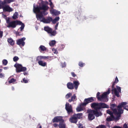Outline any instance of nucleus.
I'll return each instance as SVG.
<instances>
[{"label": "nucleus", "instance_id": "obj_1", "mask_svg": "<svg viewBox=\"0 0 128 128\" xmlns=\"http://www.w3.org/2000/svg\"><path fill=\"white\" fill-rule=\"evenodd\" d=\"M48 8V7L47 5L42 2L40 6H37L36 7L34 6V12L40 13L36 14V16L40 18L42 17V15L45 16L48 14L46 11Z\"/></svg>", "mask_w": 128, "mask_h": 128}, {"label": "nucleus", "instance_id": "obj_2", "mask_svg": "<svg viewBox=\"0 0 128 128\" xmlns=\"http://www.w3.org/2000/svg\"><path fill=\"white\" fill-rule=\"evenodd\" d=\"M110 88L108 89L107 92L103 93L101 96H100V93L98 92L96 94V97L98 100L103 102H107L108 101L107 95L110 92Z\"/></svg>", "mask_w": 128, "mask_h": 128}, {"label": "nucleus", "instance_id": "obj_3", "mask_svg": "<svg viewBox=\"0 0 128 128\" xmlns=\"http://www.w3.org/2000/svg\"><path fill=\"white\" fill-rule=\"evenodd\" d=\"M82 116V113L74 114L70 118L69 120L72 123L76 124L78 121V119H80L81 118Z\"/></svg>", "mask_w": 128, "mask_h": 128}, {"label": "nucleus", "instance_id": "obj_4", "mask_svg": "<svg viewBox=\"0 0 128 128\" xmlns=\"http://www.w3.org/2000/svg\"><path fill=\"white\" fill-rule=\"evenodd\" d=\"M115 82H112V94H114L117 97H119L120 96L119 95V93L121 92V88L120 86H116L117 89L115 88H114V86L115 85Z\"/></svg>", "mask_w": 128, "mask_h": 128}, {"label": "nucleus", "instance_id": "obj_5", "mask_svg": "<svg viewBox=\"0 0 128 128\" xmlns=\"http://www.w3.org/2000/svg\"><path fill=\"white\" fill-rule=\"evenodd\" d=\"M7 23L8 24L7 26V27L14 28H16L17 25L21 24L22 22L18 20H13L10 22L8 20L7 21Z\"/></svg>", "mask_w": 128, "mask_h": 128}, {"label": "nucleus", "instance_id": "obj_6", "mask_svg": "<svg viewBox=\"0 0 128 128\" xmlns=\"http://www.w3.org/2000/svg\"><path fill=\"white\" fill-rule=\"evenodd\" d=\"M91 104L97 107L96 108L97 109H99L100 110L102 108H109V106L105 103L94 102Z\"/></svg>", "mask_w": 128, "mask_h": 128}, {"label": "nucleus", "instance_id": "obj_7", "mask_svg": "<svg viewBox=\"0 0 128 128\" xmlns=\"http://www.w3.org/2000/svg\"><path fill=\"white\" fill-rule=\"evenodd\" d=\"M126 104V102H123L120 105H118V111L117 112V113H114V114L115 115H117V116L115 118V119L116 120H118L119 119V118L121 116V114L123 113V111H122V110H120V108H121L122 106H123V105H125Z\"/></svg>", "mask_w": 128, "mask_h": 128}, {"label": "nucleus", "instance_id": "obj_8", "mask_svg": "<svg viewBox=\"0 0 128 128\" xmlns=\"http://www.w3.org/2000/svg\"><path fill=\"white\" fill-rule=\"evenodd\" d=\"M14 66L16 68V71L17 72H24L26 70V67H23L21 64H16L14 65Z\"/></svg>", "mask_w": 128, "mask_h": 128}, {"label": "nucleus", "instance_id": "obj_9", "mask_svg": "<svg viewBox=\"0 0 128 128\" xmlns=\"http://www.w3.org/2000/svg\"><path fill=\"white\" fill-rule=\"evenodd\" d=\"M90 106L92 108L94 109V110H92V112L94 114L96 117H98L102 115V113L100 111H98V110L100 109H97L96 108L97 107L91 104H90Z\"/></svg>", "mask_w": 128, "mask_h": 128}, {"label": "nucleus", "instance_id": "obj_10", "mask_svg": "<svg viewBox=\"0 0 128 128\" xmlns=\"http://www.w3.org/2000/svg\"><path fill=\"white\" fill-rule=\"evenodd\" d=\"M44 15H42V17L39 18L38 16H36L38 20H40L41 22H42L44 23L48 24L50 23L52 20V18L50 16L48 17L46 19L44 17Z\"/></svg>", "mask_w": 128, "mask_h": 128}, {"label": "nucleus", "instance_id": "obj_11", "mask_svg": "<svg viewBox=\"0 0 128 128\" xmlns=\"http://www.w3.org/2000/svg\"><path fill=\"white\" fill-rule=\"evenodd\" d=\"M65 109L68 114H72L73 113L72 106L68 103L66 102V104Z\"/></svg>", "mask_w": 128, "mask_h": 128}, {"label": "nucleus", "instance_id": "obj_12", "mask_svg": "<svg viewBox=\"0 0 128 128\" xmlns=\"http://www.w3.org/2000/svg\"><path fill=\"white\" fill-rule=\"evenodd\" d=\"M93 98L92 97L85 98L84 102L81 104V106H86L89 103L91 102L94 101Z\"/></svg>", "mask_w": 128, "mask_h": 128}, {"label": "nucleus", "instance_id": "obj_13", "mask_svg": "<svg viewBox=\"0 0 128 128\" xmlns=\"http://www.w3.org/2000/svg\"><path fill=\"white\" fill-rule=\"evenodd\" d=\"M88 120L91 121L94 119L95 118V116L92 112V110H90L88 111Z\"/></svg>", "mask_w": 128, "mask_h": 128}, {"label": "nucleus", "instance_id": "obj_14", "mask_svg": "<svg viewBox=\"0 0 128 128\" xmlns=\"http://www.w3.org/2000/svg\"><path fill=\"white\" fill-rule=\"evenodd\" d=\"M63 119L60 116H56L52 120V122H62Z\"/></svg>", "mask_w": 128, "mask_h": 128}, {"label": "nucleus", "instance_id": "obj_15", "mask_svg": "<svg viewBox=\"0 0 128 128\" xmlns=\"http://www.w3.org/2000/svg\"><path fill=\"white\" fill-rule=\"evenodd\" d=\"M3 10L4 12H10L13 10V9L10 8L9 5H5L3 7Z\"/></svg>", "mask_w": 128, "mask_h": 128}, {"label": "nucleus", "instance_id": "obj_16", "mask_svg": "<svg viewBox=\"0 0 128 128\" xmlns=\"http://www.w3.org/2000/svg\"><path fill=\"white\" fill-rule=\"evenodd\" d=\"M110 108L113 111L114 113H116V112H118L116 108V106L115 104H110Z\"/></svg>", "mask_w": 128, "mask_h": 128}, {"label": "nucleus", "instance_id": "obj_17", "mask_svg": "<svg viewBox=\"0 0 128 128\" xmlns=\"http://www.w3.org/2000/svg\"><path fill=\"white\" fill-rule=\"evenodd\" d=\"M50 12L51 13L54 14L55 16L58 15L60 13V11H58L56 10L53 9L50 10Z\"/></svg>", "mask_w": 128, "mask_h": 128}, {"label": "nucleus", "instance_id": "obj_18", "mask_svg": "<svg viewBox=\"0 0 128 128\" xmlns=\"http://www.w3.org/2000/svg\"><path fill=\"white\" fill-rule=\"evenodd\" d=\"M16 44L20 46H24L25 44V42L20 39L17 40Z\"/></svg>", "mask_w": 128, "mask_h": 128}, {"label": "nucleus", "instance_id": "obj_19", "mask_svg": "<svg viewBox=\"0 0 128 128\" xmlns=\"http://www.w3.org/2000/svg\"><path fill=\"white\" fill-rule=\"evenodd\" d=\"M58 126L59 128H66V125L64 120L59 122Z\"/></svg>", "mask_w": 128, "mask_h": 128}, {"label": "nucleus", "instance_id": "obj_20", "mask_svg": "<svg viewBox=\"0 0 128 128\" xmlns=\"http://www.w3.org/2000/svg\"><path fill=\"white\" fill-rule=\"evenodd\" d=\"M67 86L69 89L72 90L74 88V84L71 82H68L67 84Z\"/></svg>", "mask_w": 128, "mask_h": 128}, {"label": "nucleus", "instance_id": "obj_21", "mask_svg": "<svg viewBox=\"0 0 128 128\" xmlns=\"http://www.w3.org/2000/svg\"><path fill=\"white\" fill-rule=\"evenodd\" d=\"M44 28V30L48 34H50V33L52 30L51 28L48 26H45Z\"/></svg>", "mask_w": 128, "mask_h": 128}, {"label": "nucleus", "instance_id": "obj_22", "mask_svg": "<svg viewBox=\"0 0 128 128\" xmlns=\"http://www.w3.org/2000/svg\"><path fill=\"white\" fill-rule=\"evenodd\" d=\"M123 102H126V104L125 105H123V106H121V107L120 108V110H122V111H123L122 109V107H123L124 108V109H125L126 110L128 111V106H126L127 104V103L126 102H121L120 104H119L118 105H120L121 104H122L123 103Z\"/></svg>", "mask_w": 128, "mask_h": 128}, {"label": "nucleus", "instance_id": "obj_23", "mask_svg": "<svg viewBox=\"0 0 128 128\" xmlns=\"http://www.w3.org/2000/svg\"><path fill=\"white\" fill-rule=\"evenodd\" d=\"M73 84L74 87L76 90L80 84V83L78 81H74L73 82Z\"/></svg>", "mask_w": 128, "mask_h": 128}, {"label": "nucleus", "instance_id": "obj_24", "mask_svg": "<svg viewBox=\"0 0 128 128\" xmlns=\"http://www.w3.org/2000/svg\"><path fill=\"white\" fill-rule=\"evenodd\" d=\"M14 1V0H4L2 1L3 3L2 4H4L5 5H6L7 4H8L11 2Z\"/></svg>", "mask_w": 128, "mask_h": 128}, {"label": "nucleus", "instance_id": "obj_25", "mask_svg": "<svg viewBox=\"0 0 128 128\" xmlns=\"http://www.w3.org/2000/svg\"><path fill=\"white\" fill-rule=\"evenodd\" d=\"M8 41L10 45L13 46L14 45V41L12 38H8Z\"/></svg>", "mask_w": 128, "mask_h": 128}, {"label": "nucleus", "instance_id": "obj_26", "mask_svg": "<svg viewBox=\"0 0 128 128\" xmlns=\"http://www.w3.org/2000/svg\"><path fill=\"white\" fill-rule=\"evenodd\" d=\"M39 50L40 52L46 51L47 48L44 46L41 45L39 47Z\"/></svg>", "mask_w": 128, "mask_h": 128}, {"label": "nucleus", "instance_id": "obj_27", "mask_svg": "<svg viewBox=\"0 0 128 128\" xmlns=\"http://www.w3.org/2000/svg\"><path fill=\"white\" fill-rule=\"evenodd\" d=\"M38 63L40 65L42 66H46L47 65V64L46 62H44L42 61H40L38 62Z\"/></svg>", "mask_w": 128, "mask_h": 128}, {"label": "nucleus", "instance_id": "obj_28", "mask_svg": "<svg viewBox=\"0 0 128 128\" xmlns=\"http://www.w3.org/2000/svg\"><path fill=\"white\" fill-rule=\"evenodd\" d=\"M60 19V18L59 17H56L55 18L54 20H52H52L51 21L53 24H55L56 23L57 21H58Z\"/></svg>", "mask_w": 128, "mask_h": 128}, {"label": "nucleus", "instance_id": "obj_29", "mask_svg": "<svg viewBox=\"0 0 128 128\" xmlns=\"http://www.w3.org/2000/svg\"><path fill=\"white\" fill-rule=\"evenodd\" d=\"M82 106H81V104L79 107H78L76 109L77 111L78 112H80L81 111H82L83 110L82 108Z\"/></svg>", "mask_w": 128, "mask_h": 128}, {"label": "nucleus", "instance_id": "obj_30", "mask_svg": "<svg viewBox=\"0 0 128 128\" xmlns=\"http://www.w3.org/2000/svg\"><path fill=\"white\" fill-rule=\"evenodd\" d=\"M76 96L75 94H74L71 97V99H70L68 100V102H71L72 101H74V100L76 99Z\"/></svg>", "mask_w": 128, "mask_h": 128}, {"label": "nucleus", "instance_id": "obj_31", "mask_svg": "<svg viewBox=\"0 0 128 128\" xmlns=\"http://www.w3.org/2000/svg\"><path fill=\"white\" fill-rule=\"evenodd\" d=\"M18 13L17 12H15L12 16V18L14 20L18 18Z\"/></svg>", "mask_w": 128, "mask_h": 128}, {"label": "nucleus", "instance_id": "obj_32", "mask_svg": "<svg viewBox=\"0 0 128 128\" xmlns=\"http://www.w3.org/2000/svg\"><path fill=\"white\" fill-rule=\"evenodd\" d=\"M50 34H51V36H55L57 34L56 31L55 30L52 31V29L51 32L50 33Z\"/></svg>", "mask_w": 128, "mask_h": 128}, {"label": "nucleus", "instance_id": "obj_33", "mask_svg": "<svg viewBox=\"0 0 128 128\" xmlns=\"http://www.w3.org/2000/svg\"><path fill=\"white\" fill-rule=\"evenodd\" d=\"M16 79L12 78L8 81V82L9 84L12 83L14 84V82L16 81Z\"/></svg>", "mask_w": 128, "mask_h": 128}, {"label": "nucleus", "instance_id": "obj_34", "mask_svg": "<svg viewBox=\"0 0 128 128\" xmlns=\"http://www.w3.org/2000/svg\"><path fill=\"white\" fill-rule=\"evenodd\" d=\"M56 43V42L55 40H53L51 41L49 43V45L50 46H53Z\"/></svg>", "mask_w": 128, "mask_h": 128}, {"label": "nucleus", "instance_id": "obj_35", "mask_svg": "<svg viewBox=\"0 0 128 128\" xmlns=\"http://www.w3.org/2000/svg\"><path fill=\"white\" fill-rule=\"evenodd\" d=\"M19 25H21V26L19 28L20 29V31H22L24 29V24L22 22L21 24H19Z\"/></svg>", "mask_w": 128, "mask_h": 128}, {"label": "nucleus", "instance_id": "obj_36", "mask_svg": "<svg viewBox=\"0 0 128 128\" xmlns=\"http://www.w3.org/2000/svg\"><path fill=\"white\" fill-rule=\"evenodd\" d=\"M2 63L3 65L6 66L8 62L6 60L4 59L2 61Z\"/></svg>", "mask_w": 128, "mask_h": 128}, {"label": "nucleus", "instance_id": "obj_37", "mask_svg": "<svg viewBox=\"0 0 128 128\" xmlns=\"http://www.w3.org/2000/svg\"><path fill=\"white\" fill-rule=\"evenodd\" d=\"M72 96V94L71 93H69L67 94L66 96V98H68Z\"/></svg>", "mask_w": 128, "mask_h": 128}, {"label": "nucleus", "instance_id": "obj_38", "mask_svg": "<svg viewBox=\"0 0 128 128\" xmlns=\"http://www.w3.org/2000/svg\"><path fill=\"white\" fill-rule=\"evenodd\" d=\"M84 64V63L81 62H79L78 64L79 66L81 67H83Z\"/></svg>", "mask_w": 128, "mask_h": 128}, {"label": "nucleus", "instance_id": "obj_39", "mask_svg": "<svg viewBox=\"0 0 128 128\" xmlns=\"http://www.w3.org/2000/svg\"><path fill=\"white\" fill-rule=\"evenodd\" d=\"M3 3V2L2 1L0 2V9L2 8L3 9V7H4V5H5L4 4H2Z\"/></svg>", "mask_w": 128, "mask_h": 128}, {"label": "nucleus", "instance_id": "obj_40", "mask_svg": "<svg viewBox=\"0 0 128 128\" xmlns=\"http://www.w3.org/2000/svg\"><path fill=\"white\" fill-rule=\"evenodd\" d=\"M19 59V58L17 56H14L13 58V60L14 62L17 61Z\"/></svg>", "mask_w": 128, "mask_h": 128}, {"label": "nucleus", "instance_id": "obj_41", "mask_svg": "<svg viewBox=\"0 0 128 128\" xmlns=\"http://www.w3.org/2000/svg\"><path fill=\"white\" fill-rule=\"evenodd\" d=\"M42 60V59H41V58L40 56H38L36 57V61H38V62L40 61H42V60Z\"/></svg>", "mask_w": 128, "mask_h": 128}, {"label": "nucleus", "instance_id": "obj_42", "mask_svg": "<svg viewBox=\"0 0 128 128\" xmlns=\"http://www.w3.org/2000/svg\"><path fill=\"white\" fill-rule=\"evenodd\" d=\"M96 128H106V127L104 125H101L97 127Z\"/></svg>", "mask_w": 128, "mask_h": 128}, {"label": "nucleus", "instance_id": "obj_43", "mask_svg": "<svg viewBox=\"0 0 128 128\" xmlns=\"http://www.w3.org/2000/svg\"><path fill=\"white\" fill-rule=\"evenodd\" d=\"M21 82H23L24 83H28V81L27 80L25 79V78H24L23 79V82L22 81H21Z\"/></svg>", "mask_w": 128, "mask_h": 128}, {"label": "nucleus", "instance_id": "obj_44", "mask_svg": "<svg viewBox=\"0 0 128 128\" xmlns=\"http://www.w3.org/2000/svg\"><path fill=\"white\" fill-rule=\"evenodd\" d=\"M106 113L107 114H109L110 115L114 113L113 112H112L110 111L109 110H107Z\"/></svg>", "mask_w": 128, "mask_h": 128}, {"label": "nucleus", "instance_id": "obj_45", "mask_svg": "<svg viewBox=\"0 0 128 128\" xmlns=\"http://www.w3.org/2000/svg\"><path fill=\"white\" fill-rule=\"evenodd\" d=\"M106 120L108 122L111 121L113 120V119L110 117L109 118H107L106 119Z\"/></svg>", "mask_w": 128, "mask_h": 128}, {"label": "nucleus", "instance_id": "obj_46", "mask_svg": "<svg viewBox=\"0 0 128 128\" xmlns=\"http://www.w3.org/2000/svg\"><path fill=\"white\" fill-rule=\"evenodd\" d=\"M118 82V79L117 77L116 76V77L114 82L115 84L117 83Z\"/></svg>", "mask_w": 128, "mask_h": 128}, {"label": "nucleus", "instance_id": "obj_47", "mask_svg": "<svg viewBox=\"0 0 128 128\" xmlns=\"http://www.w3.org/2000/svg\"><path fill=\"white\" fill-rule=\"evenodd\" d=\"M50 8H51V9H53V8H54V6L53 4L52 3V2L50 3Z\"/></svg>", "mask_w": 128, "mask_h": 128}, {"label": "nucleus", "instance_id": "obj_48", "mask_svg": "<svg viewBox=\"0 0 128 128\" xmlns=\"http://www.w3.org/2000/svg\"><path fill=\"white\" fill-rule=\"evenodd\" d=\"M16 34L17 36H20L21 35V33L19 32H16Z\"/></svg>", "mask_w": 128, "mask_h": 128}, {"label": "nucleus", "instance_id": "obj_49", "mask_svg": "<svg viewBox=\"0 0 128 128\" xmlns=\"http://www.w3.org/2000/svg\"><path fill=\"white\" fill-rule=\"evenodd\" d=\"M52 50L54 52V54H57L58 53L57 50L55 48H53L52 49Z\"/></svg>", "mask_w": 128, "mask_h": 128}, {"label": "nucleus", "instance_id": "obj_50", "mask_svg": "<svg viewBox=\"0 0 128 128\" xmlns=\"http://www.w3.org/2000/svg\"><path fill=\"white\" fill-rule=\"evenodd\" d=\"M4 77V74L3 73H0V78H2Z\"/></svg>", "mask_w": 128, "mask_h": 128}, {"label": "nucleus", "instance_id": "obj_51", "mask_svg": "<svg viewBox=\"0 0 128 128\" xmlns=\"http://www.w3.org/2000/svg\"><path fill=\"white\" fill-rule=\"evenodd\" d=\"M58 23H57L56 24V25L55 26V30H57V27H58Z\"/></svg>", "mask_w": 128, "mask_h": 128}, {"label": "nucleus", "instance_id": "obj_52", "mask_svg": "<svg viewBox=\"0 0 128 128\" xmlns=\"http://www.w3.org/2000/svg\"><path fill=\"white\" fill-rule=\"evenodd\" d=\"M36 128H42V126L40 125V124H39L37 125Z\"/></svg>", "mask_w": 128, "mask_h": 128}, {"label": "nucleus", "instance_id": "obj_53", "mask_svg": "<svg viewBox=\"0 0 128 128\" xmlns=\"http://www.w3.org/2000/svg\"><path fill=\"white\" fill-rule=\"evenodd\" d=\"M123 128H128V126L127 124L125 123L124 125Z\"/></svg>", "mask_w": 128, "mask_h": 128}, {"label": "nucleus", "instance_id": "obj_54", "mask_svg": "<svg viewBox=\"0 0 128 128\" xmlns=\"http://www.w3.org/2000/svg\"><path fill=\"white\" fill-rule=\"evenodd\" d=\"M78 127L79 128H84V127L82 126V125L80 124H79Z\"/></svg>", "mask_w": 128, "mask_h": 128}, {"label": "nucleus", "instance_id": "obj_55", "mask_svg": "<svg viewBox=\"0 0 128 128\" xmlns=\"http://www.w3.org/2000/svg\"><path fill=\"white\" fill-rule=\"evenodd\" d=\"M71 74L73 77H75L76 76V75L74 74V72H72L71 73Z\"/></svg>", "mask_w": 128, "mask_h": 128}, {"label": "nucleus", "instance_id": "obj_56", "mask_svg": "<svg viewBox=\"0 0 128 128\" xmlns=\"http://www.w3.org/2000/svg\"><path fill=\"white\" fill-rule=\"evenodd\" d=\"M58 125V124L56 123H54L53 124V126L55 128Z\"/></svg>", "mask_w": 128, "mask_h": 128}, {"label": "nucleus", "instance_id": "obj_57", "mask_svg": "<svg viewBox=\"0 0 128 128\" xmlns=\"http://www.w3.org/2000/svg\"><path fill=\"white\" fill-rule=\"evenodd\" d=\"M110 116H111L110 118H112L113 120L115 118V117L113 114L110 115Z\"/></svg>", "mask_w": 128, "mask_h": 128}, {"label": "nucleus", "instance_id": "obj_58", "mask_svg": "<svg viewBox=\"0 0 128 128\" xmlns=\"http://www.w3.org/2000/svg\"><path fill=\"white\" fill-rule=\"evenodd\" d=\"M3 32L2 31H0V38H1L2 36Z\"/></svg>", "mask_w": 128, "mask_h": 128}, {"label": "nucleus", "instance_id": "obj_59", "mask_svg": "<svg viewBox=\"0 0 128 128\" xmlns=\"http://www.w3.org/2000/svg\"><path fill=\"white\" fill-rule=\"evenodd\" d=\"M65 46L64 45L62 44L61 46V48H62V50H63Z\"/></svg>", "mask_w": 128, "mask_h": 128}, {"label": "nucleus", "instance_id": "obj_60", "mask_svg": "<svg viewBox=\"0 0 128 128\" xmlns=\"http://www.w3.org/2000/svg\"><path fill=\"white\" fill-rule=\"evenodd\" d=\"M20 39L22 41H24L25 40L26 38H25L24 37Z\"/></svg>", "mask_w": 128, "mask_h": 128}, {"label": "nucleus", "instance_id": "obj_61", "mask_svg": "<svg viewBox=\"0 0 128 128\" xmlns=\"http://www.w3.org/2000/svg\"><path fill=\"white\" fill-rule=\"evenodd\" d=\"M114 128H122L121 127L119 126H114Z\"/></svg>", "mask_w": 128, "mask_h": 128}, {"label": "nucleus", "instance_id": "obj_62", "mask_svg": "<svg viewBox=\"0 0 128 128\" xmlns=\"http://www.w3.org/2000/svg\"><path fill=\"white\" fill-rule=\"evenodd\" d=\"M49 58H50V57L49 56H45L44 59H46V60L48 59H49Z\"/></svg>", "mask_w": 128, "mask_h": 128}, {"label": "nucleus", "instance_id": "obj_63", "mask_svg": "<svg viewBox=\"0 0 128 128\" xmlns=\"http://www.w3.org/2000/svg\"><path fill=\"white\" fill-rule=\"evenodd\" d=\"M41 56V58L42 60V59H44L45 56Z\"/></svg>", "mask_w": 128, "mask_h": 128}, {"label": "nucleus", "instance_id": "obj_64", "mask_svg": "<svg viewBox=\"0 0 128 128\" xmlns=\"http://www.w3.org/2000/svg\"><path fill=\"white\" fill-rule=\"evenodd\" d=\"M3 68L4 69V70H6L7 69H8V67H4Z\"/></svg>", "mask_w": 128, "mask_h": 128}]
</instances>
